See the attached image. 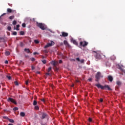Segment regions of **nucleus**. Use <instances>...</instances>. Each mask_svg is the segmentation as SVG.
Returning <instances> with one entry per match:
<instances>
[{
	"instance_id": "nucleus-56",
	"label": "nucleus",
	"mask_w": 125,
	"mask_h": 125,
	"mask_svg": "<svg viewBox=\"0 0 125 125\" xmlns=\"http://www.w3.org/2000/svg\"><path fill=\"white\" fill-rule=\"evenodd\" d=\"M76 82H77V83H80V81H79V80H77Z\"/></svg>"
},
{
	"instance_id": "nucleus-23",
	"label": "nucleus",
	"mask_w": 125,
	"mask_h": 125,
	"mask_svg": "<svg viewBox=\"0 0 125 125\" xmlns=\"http://www.w3.org/2000/svg\"><path fill=\"white\" fill-rule=\"evenodd\" d=\"M34 109H35V110H39V109H40V107H39V106L36 105V106L34 107Z\"/></svg>"
},
{
	"instance_id": "nucleus-2",
	"label": "nucleus",
	"mask_w": 125,
	"mask_h": 125,
	"mask_svg": "<svg viewBox=\"0 0 125 125\" xmlns=\"http://www.w3.org/2000/svg\"><path fill=\"white\" fill-rule=\"evenodd\" d=\"M36 26H37V27H39V28H40L41 30H45V29H46V25H45L44 23H39L38 22H37Z\"/></svg>"
},
{
	"instance_id": "nucleus-12",
	"label": "nucleus",
	"mask_w": 125,
	"mask_h": 125,
	"mask_svg": "<svg viewBox=\"0 0 125 125\" xmlns=\"http://www.w3.org/2000/svg\"><path fill=\"white\" fill-rule=\"evenodd\" d=\"M47 117V114L45 113H43L42 114V119H45V118Z\"/></svg>"
},
{
	"instance_id": "nucleus-53",
	"label": "nucleus",
	"mask_w": 125,
	"mask_h": 125,
	"mask_svg": "<svg viewBox=\"0 0 125 125\" xmlns=\"http://www.w3.org/2000/svg\"><path fill=\"white\" fill-rule=\"evenodd\" d=\"M44 52H45V53H47L48 52V51H47V50H45L44 51Z\"/></svg>"
},
{
	"instance_id": "nucleus-22",
	"label": "nucleus",
	"mask_w": 125,
	"mask_h": 125,
	"mask_svg": "<svg viewBox=\"0 0 125 125\" xmlns=\"http://www.w3.org/2000/svg\"><path fill=\"white\" fill-rule=\"evenodd\" d=\"M9 122H10V123H12V124H13V123H14V120H13V119H9Z\"/></svg>"
},
{
	"instance_id": "nucleus-28",
	"label": "nucleus",
	"mask_w": 125,
	"mask_h": 125,
	"mask_svg": "<svg viewBox=\"0 0 125 125\" xmlns=\"http://www.w3.org/2000/svg\"><path fill=\"white\" fill-rule=\"evenodd\" d=\"M42 62L43 64H46V60H45L42 61Z\"/></svg>"
},
{
	"instance_id": "nucleus-16",
	"label": "nucleus",
	"mask_w": 125,
	"mask_h": 125,
	"mask_svg": "<svg viewBox=\"0 0 125 125\" xmlns=\"http://www.w3.org/2000/svg\"><path fill=\"white\" fill-rule=\"evenodd\" d=\"M24 45H25V44H24V43H23V42H20V46H21V47H23Z\"/></svg>"
},
{
	"instance_id": "nucleus-55",
	"label": "nucleus",
	"mask_w": 125,
	"mask_h": 125,
	"mask_svg": "<svg viewBox=\"0 0 125 125\" xmlns=\"http://www.w3.org/2000/svg\"><path fill=\"white\" fill-rule=\"evenodd\" d=\"M74 86H75V84H72L71 87H74Z\"/></svg>"
},
{
	"instance_id": "nucleus-60",
	"label": "nucleus",
	"mask_w": 125,
	"mask_h": 125,
	"mask_svg": "<svg viewBox=\"0 0 125 125\" xmlns=\"http://www.w3.org/2000/svg\"><path fill=\"white\" fill-rule=\"evenodd\" d=\"M0 40H2V38H0Z\"/></svg>"
},
{
	"instance_id": "nucleus-5",
	"label": "nucleus",
	"mask_w": 125,
	"mask_h": 125,
	"mask_svg": "<svg viewBox=\"0 0 125 125\" xmlns=\"http://www.w3.org/2000/svg\"><path fill=\"white\" fill-rule=\"evenodd\" d=\"M7 101L8 102H11L12 103H13L14 104H15V105H17V103L16 102V101H15V100H14V99L12 98H9L7 99Z\"/></svg>"
},
{
	"instance_id": "nucleus-50",
	"label": "nucleus",
	"mask_w": 125,
	"mask_h": 125,
	"mask_svg": "<svg viewBox=\"0 0 125 125\" xmlns=\"http://www.w3.org/2000/svg\"><path fill=\"white\" fill-rule=\"evenodd\" d=\"M88 81H89V82H91L92 81V78H89Z\"/></svg>"
},
{
	"instance_id": "nucleus-3",
	"label": "nucleus",
	"mask_w": 125,
	"mask_h": 125,
	"mask_svg": "<svg viewBox=\"0 0 125 125\" xmlns=\"http://www.w3.org/2000/svg\"><path fill=\"white\" fill-rule=\"evenodd\" d=\"M93 52L96 53V55H95L96 59H97L98 60H100V59H101V52L100 51H93Z\"/></svg>"
},
{
	"instance_id": "nucleus-36",
	"label": "nucleus",
	"mask_w": 125,
	"mask_h": 125,
	"mask_svg": "<svg viewBox=\"0 0 125 125\" xmlns=\"http://www.w3.org/2000/svg\"><path fill=\"white\" fill-rule=\"evenodd\" d=\"M80 62H81V63H84V60L82 59V60H80Z\"/></svg>"
},
{
	"instance_id": "nucleus-9",
	"label": "nucleus",
	"mask_w": 125,
	"mask_h": 125,
	"mask_svg": "<svg viewBox=\"0 0 125 125\" xmlns=\"http://www.w3.org/2000/svg\"><path fill=\"white\" fill-rule=\"evenodd\" d=\"M124 67L123 65H119V69L121 70V72H123L125 74V70L124 68H122V67Z\"/></svg>"
},
{
	"instance_id": "nucleus-48",
	"label": "nucleus",
	"mask_w": 125,
	"mask_h": 125,
	"mask_svg": "<svg viewBox=\"0 0 125 125\" xmlns=\"http://www.w3.org/2000/svg\"><path fill=\"white\" fill-rule=\"evenodd\" d=\"M59 63H60V64H61L62 63V60H60L59 61Z\"/></svg>"
},
{
	"instance_id": "nucleus-1",
	"label": "nucleus",
	"mask_w": 125,
	"mask_h": 125,
	"mask_svg": "<svg viewBox=\"0 0 125 125\" xmlns=\"http://www.w3.org/2000/svg\"><path fill=\"white\" fill-rule=\"evenodd\" d=\"M96 86L98 87V88H101V89H107V90H112V89L108 85H105L104 86H103L102 85L99 84H95Z\"/></svg>"
},
{
	"instance_id": "nucleus-15",
	"label": "nucleus",
	"mask_w": 125,
	"mask_h": 125,
	"mask_svg": "<svg viewBox=\"0 0 125 125\" xmlns=\"http://www.w3.org/2000/svg\"><path fill=\"white\" fill-rule=\"evenodd\" d=\"M5 55H6V56H8L10 55V52H9V51H6L5 52Z\"/></svg>"
},
{
	"instance_id": "nucleus-42",
	"label": "nucleus",
	"mask_w": 125,
	"mask_h": 125,
	"mask_svg": "<svg viewBox=\"0 0 125 125\" xmlns=\"http://www.w3.org/2000/svg\"><path fill=\"white\" fill-rule=\"evenodd\" d=\"M6 15V13H4L3 14H2V15H1V16H0V17H2V16H4V15Z\"/></svg>"
},
{
	"instance_id": "nucleus-39",
	"label": "nucleus",
	"mask_w": 125,
	"mask_h": 125,
	"mask_svg": "<svg viewBox=\"0 0 125 125\" xmlns=\"http://www.w3.org/2000/svg\"><path fill=\"white\" fill-rule=\"evenodd\" d=\"M7 29H8V31H11V27L8 26L7 27Z\"/></svg>"
},
{
	"instance_id": "nucleus-58",
	"label": "nucleus",
	"mask_w": 125,
	"mask_h": 125,
	"mask_svg": "<svg viewBox=\"0 0 125 125\" xmlns=\"http://www.w3.org/2000/svg\"><path fill=\"white\" fill-rule=\"evenodd\" d=\"M42 59H43L44 58V56H42Z\"/></svg>"
},
{
	"instance_id": "nucleus-26",
	"label": "nucleus",
	"mask_w": 125,
	"mask_h": 125,
	"mask_svg": "<svg viewBox=\"0 0 125 125\" xmlns=\"http://www.w3.org/2000/svg\"><path fill=\"white\" fill-rule=\"evenodd\" d=\"M30 60L32 62H34V61H36V59L34 58H30Z\"/></svg>"
},
{
	"instance_id": "nucleus-51",
	"label": "nucleus",
	"mask_w": 125,
	"mask_h": 125,
	"mask_svg": "<svg viewBox=\"0 0 125 125\" xmlns=\"http://www.w3.org/2000/svg\"><path fill=\"white\" fill-rule=\"evenodd\" d=\"M100 102H103V99L101 98V99H100Z\"/></svg>"
},
{
	"instance_id": "nucleus-46",
	"label": "nucleus",
	"mask_w": 125,
	"mask_h": 125,
	"mask_svg": "<svg viewBox=\"0 0 125 125\" xmlns=\"http://www.w3.org/2000/svg\"><path fill=\"white\" fill-rule=\"evenodd\" d=\"M31 69H32V70H35V66L32 65L31 66Z\"/></svg>"
},
{
	"instance_id": "nucleus-7",
	"label": "nucleus",
	"mask_w": 125,
	"mask_h": 125,
	"mask_svg": "<svg viewBox=\"0 0 125 125\" xmlns=\"http://www.w3.org/2000/svg\"><path fill=\"white\" fill-rule=\"evenodd\" d=\"M52 44H54V42H51V43H48L46 45L44 46V48H47V47L51 46Z\"/></svg>"
},
{
	"instance_id": "nucleus-49",
	"label": "nucleus",
	"mask_w": 125,
	"mask_h": 125,
	"mask_svg": "<svg viewBox=\"0 0 125 125\" xmlns=\"http://www.w3.org/2000/svg\"><path fill=\"white\" fill-rule=\"evenodd\" d=\"M46 75L47 76H50V73H49V72H48V73H46Z\"/></svg>"
},
{
	"instance_id": "nucleus-45",
	"label": "nucleus",
	"mask_w": 125,
	"mask_h": 125,
	"mask_svg": "<svg viewBox=\"0 0 125 125\" xmlns=\"http://www.w3.org/2000/svg\"><path fill=\"white\" fill-rule=\"evenodd\" d=\"M76 60H77V61H78L79 62H80L81 61V60H80V59L79 58H77Z\"/></svg>"
},
{
	"instance_id": "nucleus-47",
	"label": "nucleus",
	"mask_w": 125,
	"mask_h": 125,
	"mask_svg": "<svg viewBox=\"0 0 125 125\" xmlns=\"http://www.w3.org/2000/svg\"><path fill=\"white\" fill-rule=\"evenodd\" d=\"M33 54H34V55H37V54H39V53H38V52H34V53H33Z\"/></svg>"
},
{
	"instance_id": "nucleus-29",
	"label": "nucleus",
	"mask_w": 125,
	"mask_h": 125,
	"mask_svg": "<svg viewBox=\"0 0 125 125\" xmlns=\"http://www.w3.org/2000/svg\"><path fill=\"white\" fill-rule=\"evenodd\" d=\"M52 65H53V66L55 67L56 66V62H52Z\"/></svg>"
},
{
	"instance_id": "nucleus-30",
	"label": "nucleus",
	"mask_w": 125,
	"mask_h": 125,
	"mask_svg": "<svg viewBox=\"0 0 125 125\" xmlns=\"http://www.w3.org/2000/svg\"><path fill=\"white\" fill-rule=\"evenodd\" d=\"M3 119H5V120H8V121L9 120V118L7 117V116H4Z\"/></svg>"
},
{
	"instance_id": "nucleus-14",
	"label": "nucleus",
	"mask_w": 125,
	"mask_h": 125,
	"mask_svg": "<svg viewBox=\"0 0 125 125\" xmlns=\"http://www.w3.org/2000/svg\"><path fill=\"white\" fill-rule=\"evenodd\" d=\"M116 84L120 86V85H122V82L120 81H118L116 82Z\"/></svg>"
},
{
	"instance_id": "nucleus-33",
	"label": "nucleus",
	"mask_w": 125,
	"mask_h": 125,
	"mask_svg": "<svg viewBox=\"0 0 125 125\" xmlns=\"http://www.w3.org/2000/svg\"><path fill=\"white\" fill-rule=\"evenodd\" d=\"M17 23V21H13V25H15Z\"/></svg>"
},
{
	"instance_id": "nucleus-10",
	"label": "nucleus",
	"mask_w": 125,
	"mask_h": 125,
	"mask_svg": "<svg viewBox=\"0 0 125 125\" xmlns=\"http://www.w3.org/2000/svg\"><path fill=\"white\" fill-rule=\"evenodd\" d=\"M7 12H8V13H13V12H16V10H12L10 8H7Z\"/></svg>"
},
{
	"instance_id": "nucleus-19",
	"label": "nucleus",
	"mask_w": 125,
	"mask_h": 125,
	"mask_svg": "<svg viewBox=\"0 0 125 125\" xmlns=\"http://www.w3.org/2000/svg\"><path fill=\"white\" fill-rule=\"evenodd\" d=\"M63 43L64 44H65V45H68L69 44L68 43V42H67V41L64 40L63 41Z\"/></svg>"
},
{
	"instance_id": "nucleus-13",
	"label": "nucleus",
	"mask_w": 125,
	"mask_h": 125,
	"mask_svg": "<svg viewBox=\"0 0 125 125\" xmlns=\"http://www.w3.org/2000/svg\"><path fill=\"white\" fill-rule=\"evenodd\" d=\"M71 42H73V43H74V44H75L76 45H78V42H77L76 40L74 39H72Z\"/></svg>"
},
{
	"instance_id": "nucleus-59",
	"label": "nucleus",
	"mask_w": 125,
	"mask_h": 125,
	"mask_svg": "<svg viewBox=\"0 0 125 125\" xmlns=\"http://www.w3.org/2000/svg\"><path fill=\"white\" fill-rule=\"evenodd\" d=\"M37 74H40V72L38 71Z\"/></svg>"
},
{
	"instance_id": "nucleus-43",
	"label": "nucleus",
	"mask_w": 125,
	"mask_h": 125,
	"mask_svg": "<svg viewBox=\"0 0 125 125\" xmlns=\"http://www.w3.org/2000/svg\"><path fill=\"white\" fill-rule=\"evenodd\" d=\"M7 78L8 80H11V77L10 76H7Z\"/></svg>"
},
{
	"instance_id": "nucleus-32",
	"label": "nucleus",
	"mask_w": 125,
	"mask_h": 125,
	"mask_svg": "<svg viewBox=\"0 0 125 125\" xmlns=\"http://www.w3.org/2000/svg\"><path fill=\"white\" fill-rule=\"evenodd\" d=\"M34 42H35L37 44H38V43H40V42L38 40H35Z\"/></svg>"
},
{
	"instance_id": "nucleus-20",
	"label": "nucleus",
	"mask_w": 125,
	"mask_h": 125,
	"mask_svg": "<svg viewBox=\"0 0 125 125\" xmlns=\"http://www.w3.org/2000/svg\"><path fill=\"white\" fill-rule=\"evenodd\" d=\"M111 60H115L116 59V56L115 55H113L111 57Z\"/></svg>"
},
{
	"instance_id": "nucleus-52",
	"label": "nucleus",
	"mask_w": 125,
	"mask_h": 125,
	"mask_svg": "<svg viewBox=\"0 0 125 125\" xmlns=\"http://www.w3.org/2000/svg\"><path fill=\"white\" fill-rule=\"evenodd\" d=\"M41 125H46V124H45V123H42V122H41Z\"/></svg>"
},
{
	"instance_id": "nucleus-11",
	"label": "nucleus",
	"mask_w": 125,
	"mask_h": 125,
	"mask_svg": "<svg viewBox=\"0 0 125 125\" xmlns=\"http://www.w3.org/2000/svg\"><path fill=\"white\" fill-rule=\"evenodd\" d=\"M108 81H109V82H113V77H112V76L111 75H109L108 76Z\"/></svg>"
},
{
	"instance_id": "nucleus-38",
	"label": "nucleus",
	"mask_w": 125,
	"mask_h": 125,
	"mask_svg": "<svg viewBox=\"0 0 125 125\" xmlns=\"http://www.w3.org/2000/svg\"><path fill=\"white\" fill-rule=\"evenodd\" d=\"M14 83L16 85H18L19 84V83L17 81H15Z\"/></svg>"
},
{
	"instance_id": "nucleus-18",
	"label": "nucleus",
	"mask_w": 125,
	"mask_h": 125,
	"mask_svg": "<svg viewBox=\"0 0 125 125\" xmlns=\"http://www.w3.org/2000/svg\"><path fill=\"white\" fill-rule=\"evenodd\" d=\"M24 51H25V52H27V53H30V49H29L25 48Z\"/></svg>"
},
{
	"instance_id": "nucleus-34",
	"label": "nucleus",
	"mask_w": 125,
	"mask_h": 125,
	"mask_svg": "<svg viewBox=\"0 0 125 125\" xmlns=\"http://www.w3.org/2000/svg\"><path fill=\"white\" fill-rule=\"evenodd\" d=\"M20 35H21V36L24 35V31H21V32H20Z\"/></svg>"
},
{
	"instance_id": "nucleus-57",
	"label": "nucleus",
	"mask_w": 125,
	"mask_h": 125,
	"mask_svg": "<svg viewBox=\"0 0 125 125\" xmlns=\"http://www.w3.org/2000/svg\"><path fill=\"white\" fill-rule=\"evenodd\" d=\"M10 6H12V4H8Z\"/></svg>"
},
{
	"instance_id": "nucleus-21",
	"label": "nucleus",
	"mask_w": 125,
	"mask_h": 125,
	"mask_svg": "<svg viewBox=\"0 0 125 125\" xmlns=\"http://www.w3.org/2000/svg\"><path fill=\"white\" fill-rule=\"evenodd\" d=\"M37 104H38V102H37V101L34 100L33 101V105L36 106V105H37Z\"/></svg>"
},
{
	"instance_id": "nucleus-27",
	"label": "nucleus",
	"mask_w": 125,
	"mask_h": 125,
	"mask_svg": "<svg viewBox=\"0 0 125 125\" xmlns=\"http://www.w3.org/2000/svg\"><path fill=\"white\" fill-rule=\"evenodd\" d=\"M19 27H20V25L19 24L17 25V28L16 30L17 31H19Z\"/></svg>"
},
{
	"instance_id": "nucleus-17",
	"label": "nucleus",
	"mask_w": 125,
	"mask_h": 125,
	"mask_svg": "<svg viewBox=\"0 0 125 125\" xmlns=\"http://www.w3.org/2000/svg\"><path fill=\"white\" fill-rule=\"evenodd\" d=\"M20 116L21 117H25V113L23 112H21Z\"/></svg>"
},
{
	"instance_id": "nucleus-41",
	"label": "nucleus",
	"mask_w": 125,
	"mask_h": 125,
	"mask_svg": "<svg viewBox=\"0 0 125 125\" xmlns=\"http://www.w3.org/2000/svg\"><path fill=\"white\" fill-rule=\"evenodd\" d=\"M41 101H42V102H43V103H44L45 102V100H44V99H41Z\"/></svg>"
},
{
	"instance_id": "nucleus-44",
	"label": "nucleus",
	"mask_w": 125,
	"mask_h": 125,
	"mask_svg": "<svg viewBox=\"0 0 125 125\" xmlns=\"http://www.w3.org/2000/svg\"><path fill=\"white\" fill-rule=\"evenodd\" d=\"M28 83H29V81H27L25 82V84L26 85H28Z\"/></svg>"
},
{
	"instance_id": "nucleus-37",
	"label": "nucleus",
	"mask_w": 125,
	"mask_h": 125,
	"mask_svg": "<svg viewBox=\"0 0 125 125\" xmlns=\"http://www.w3.org/2000/svg\"><path fill=\"white\" fill-rule=\"evenodd\" d=\"M18 110V107H14L13 108L14 111H17Z\"/></svg>"
},
{
	"instance_id": "nucleus-54",
	"label": "nucleus",
	"mask_w": 125,
	"mask_h": 125,
	"mask_svg": "<svg viewBox=\"0 0 125 125\" xmlns=\"http://www.w3.org/2000/svg\"><path fill=\"white\" fill-rule=\"evenodd\" d=\"M5 64H8V61H6L5 62Z\"/></svg>"
},
{
	"instance_id": "nucleus-24",
	"label": "nucleus",
	"mask_w": 125,
	"mask_h": 125,
	"mask_svg": "<svg viewBox=\"0 0 125 125\" xmlns=\"http://www.w3.org/2000/svg\"><path fill=\"white\" fill-rule=\"evenodd\" d=\"M9 19H10V20H12V19H14V16H10Z\"/></svg>"
},
{
	"instance_id": "nucleus-25",
	"label": "nucleus",
	"mask_w": 125,
	"mask_h": 125,
	"mask_svg": "<svg viewBox=\"0 0 125 125\" xmlns=\"http://www.w3.org/2000/svg\"><path fill=\"white\" fill-rule=\"evenodd\" d=\"M51 69H52L51 66L49 67L48 70H47L48 73H49V72H50V71H51Z\"/></svg>"
},
{
	"instance_id": "nucleus-8",
	"label": "nucleus",
	"mask_w": 125,
	"mask_h": 125,
	"mask_svg": "<svg viewBox=\"0 0 125 125\" xmlns=\"http://www.w3.org/2000/svg\"><path fill=\"white\" fill-rule=\"evenodd\" d=\"M68 33L67 32H62V35H61V37H68Z\"/></svg>"
},
{
	"instance_id": "nucleus-31",
	"label": "nucleus",
	"mask_w": 125,
	"mask_h": 125,
	"mask_svg": "<svg viewBox=\"0 0 125 125\" xmlns=\"http://www.w3.org/2000/svg\"><path fill=\"white\" fill-rule=\"evenodd\" d=\"M21 25L23 28H25V27H26V23H23Z\"/></svg>"
},
{
	"instance_id": "nucleus-40",
	"label": "nucleus",
	"mask_w": 125,
	"mask_h": 125,
	"mask_svg": "<svg viewBox=\"0 0 125 125\" xmlns=\"http://www.w3.org/2000/svg\"><path fill=\"white\" fill-rule=\"evenodd\" d=\"M13 35L14 36H16V35H17V32H13Z\"/></svg>"
},
{
	"instance_id": "nucleus-6",
	"label": "nucleus",
	"mask_w": 125,
	"mask_h": 125,
	"mask_svg": "<svg viewBox=\"0 0 125 125\" xmlns=\"http://www.w3.org/2000/svg\"><path fill=\"white\" fill-rule=\"evenodd\" d=\"M80 44L81 46H83V47H84V46H86L88 44V42L84 41V42H81L80 43Z\"/></svg>"
},
{
	"instance_id": "nucleus-35",
	"label": "nucleus",
	"mask_w": 125,
	"mask_h": 125,
	"mask_svg": "<svg viewBox=\"0 0 125 125\" xmlns=\"http://www.w3.org/2000/svg\"><path fill=\"white\" fill-rule=\"evenodd\" d=\"M88 121L89 123H91V122H92V119L91 118H89Z\"/></svg>"
},
{
	"instance_id": "nucleus-4",
	"label": "nucleus",
	"mask_w": 125,
	"mask_h": 125,
	"mask_svg": "<svg viewBox=\"0 0 125 125\" xmlns=\"http://www.w3.org/2000/svg\"><path fill=\"white\" fill-rule=\"evenodd\" d=\"M95 78L96 80H95L96 82H99V80H100V78H103V76L101 75V73L100 72H97Z\"/></svg>"
}]
</instances>
